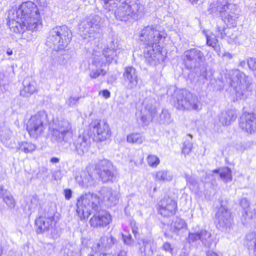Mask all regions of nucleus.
<instances>
[{"instance_id": "f257e3e1", "label": "nucleus", "mask_w": 256, "mask_h": 256, "mask_svg": "<svg viewBox=\"0 0 256 256\" xmlns=\"http://www.w3.org/2000/svg\"><path fill=\"white\" fill-rule=\"evenodd\" d=\"M7 22L12 31L24 32L36 30L40 22V14L36 5L32 2H23L18 8L10 10Z\"/></svg>"}, {"instance_id": "f03ea898", "label": "nucleus", "mask_w": 256, "mask_h": 256, "mask_svg": "<svg viewBox=\"0 0 256 256\" xmlns=\"http://www.w3.org/2000/svg\"><path fill=\"white\" fill-rule=\"evenodd\" d=\"M99 204V198L96 195L91 193L86 194L78 200L76 214L80 219L82 220L88 218L90 214L96 212L90 219L91 226L96 228L106 226L112 220L111 216L104 210L97 212Z\"/></svg>"}, {"instance_id": "7ed1b4c3", "label": "nucleus", "mask_w": 256, "mask_h": 256, "mask_svg": "<svg viewBox=\"0 0 256 256\" xmlns=\"http://www.w3.org/2000/svg\"><path fill=\"white\" fill-rule=\"evenodd\" d=\"M227 82L236 92V100H246L252 92V80L238 70L230 72Z\"/></svg>"}, {"instance_id": "20e7f679", "label": "nucleus", "mask_w": 256, "mask_h": 256, "mask_svg": "<svg viewBox=\"0 0 256 256\" xmlns=\"http://www.w3.org/2000/svg\"><path fill=\"white\" fill-rule=\"evenodd\" d=\"M208 12L214 15H220L228 26H234L238 18L236 6L228 3V0H216L210 4Z\"/></svg>"}, {"instance_id": "39448f33", "label": "nucleus", "mask_w": 256, "mask_h": 256, "mask_svg": "<svg viewBox=\"0 0 256 256\" xmlns=\"http://www.w3.org/2000/svg\"><path fill=\"white\" fill-rule=\"evenodd\" d=\"M173 102L176 108L182 110L199 111L202 108V104L200 98L185 89L174 91Z\"/></svg>"}, {"instance_id": "423d86ee", "label": "nucleus", "mask_w": 256, "mask_h": 256, "mask_svg": "<svg viewBox=\"0 0 256 256\" xmlns=\"http://www.w3.org/2000/svg\"><path fill=\"white\" fill-rule=\"evenodd\" d=\"M72 36L71 30L67 26H56L50 30L46 44L54 50H62L70 42Z\"/></svg>"}, {"instance_id": "0eeeda50", "label": "nucleus", "mask_w": 256, "mask_h": 256, "mask_svg": "<svg viewBox=\"0 0 256 256\" xmlns=\"http://www.w3.org/2000/svg\"><path fill=\"white\" fill-rule=\"evenodd\" d=\"M114 15L116 19L121 21L138 20L142 16L140 6L134 1L123 2L115 10Z\"/></svg>"}, {"instance_id": "6e6552de", "label": "nucleus", "mask_w": 256, "mask_h": 256, "mask_svg": "<svg viewBox=\"0 0 256 256\" xmlns=\"http://www.w3.org/2000/svg\"><path fill=\"white\" fill-rule=\"evenodd\" d=\"M101 24L102 19L98 16H91L80 24V31L84 38L89 37L94 39L100 36Z\"/></svg>"}, {"instance_id": "1a4fd4ad", "label": "nucleus", "mask_w": 256, "mask_h": 256, "mask_svg": "<svg viewBox=\"0 0 256 256\" xmlns=\"http://www.w3.org/2000/svg\"><path fill=\"white\" fill-rule=\"evenodd\" d=\"M166 36L164 31L157 30L156 26H147L142 30L140 40L145 46H160L158 44Z\"/></svg>"}, {"instance_id": "9d476101", "label": "nucleus", "mask_w": 256, "mask_h": 256, "mask_svg": "<svg viewBox=\"0 0 256 256\" xmlns=\"http://www.w3.org/2000/svg\"><path fill=\"white\" fill-rule=\"evenodd\" d=\"M46 118V114L44 111L38 112L30 117L27 123L26 130L31 138L36 139L43 134L46 128L44 124Z\"/></svg>"}, {"instance_id": "9b49d317", "label": "nucleus", "mask_w": 256, "mask_h": 256, "mask_svg": "<svg viewBox=\"0 0 256 256\" xmlns=\"http://www.w3.org/2000/svg\"><path fill=\"white\" fill-rule=\"evenodd\" d=\"M72 130L71 123L68 120L58 121L53 128L52 138L58 143H66L72 138Z\"/></svg>"}, {"instance_id": "f8f14e48", "label": "nucleus", "mask_w": 256, "mask_h": 256, "mask_svg": "<svg viewBox=\"0 0 256 256\" xmlns=\"http://www.w3.org/2000/svg\"><path fill=\"white\" fill-rule=\"evenodd\" d=\"M95 172L103 182H113L116 178V173L111 162L104 160L96 166Z\"/></svg>"}, {"instance_id": "ddd939ff", "label": "nucleus", "mask_w": 256, "mask_h": 256, "mask_svg": "<svg viewBox=\"0 0 256 256\" xmlns=\"http://www.w3.org/2000/svg\"><path fill=\"white\" fill-rule=\"evenodd\" d=\"M144 56L146 62L150 66H155L163 62L166 56L163 54L162 48L160 46H145Z\"/></svg>"}, {"instance_id": "4468645a", "label": "nucleus", "mask_w": 256, "mask_h": 256, "mask_svg": "<svg viewBox=\"0 0 256 256\" xmlns=\"http://www.w3.org/2000/svg\"><path fill=\"white\" fill-rule=\"evenodd\" d=\"M216 227L220 230L230 232L232 226L231 214L227 208L220 205L216 214Z\"/></svg>"}, {"instance_id": "2eb2a0df", "label": "nucleus", "mask_w": 256, "mask_h": 256, "mask_svg": "<svg viewBox=\"0 0 256 256\" xmlns=\"http://www.w3.org/2000/svg\"><path fill=\"white\" fill-rule=\"evenodd\" d=\"M54 215V210L50 208L40 212V216L35 220L38 233H42L52 228Z\"/></svg>"}, {"instance_id": "dca6fc26", "label": "nucleus", "mask_w": 256, "mask_h": 256, "mask_svg": "<svg viewBox=\"0 0 256 256\" xmlns=\"http://www.w3.org/2000/svg\"><path fill=\"white\" fill-rule=\"evenodd\" d=\"M184 63L188 69L196 68L204 60L203 52L196 48L186 50L184 52Z\"/></svg>"}, {"instance_id": "f3484780", "label": "nucleus", "mask_w": 256, "mask_h": 256, "mask_svg": "<svg viewBox=\"0 0 256 256\" xmlns=\"http://www.w3.org/2000/svg\"><path fill=\"white\" fill-rule=\"evenodd\" d=\"M90 128L94 135L100 141L106 140L110 136V130L107 122L102 120H96L90 124Z\"/></svg>"}, {"instance_id": "a211bd4d", "label": "nucleus", "mask_w": 256, "mask_h": 256, "mask_svg": "<svg viewBox=\"0 0 256 256\" xmlns=\"http://www.w3.org/2000/svg\"><path fill=\"white\" fill-rule=\"evenodd\" d=\"M122 78L126 89L132 90L136 88L139 78L138 72L132 66L126 67L122 74Z\"/></svg>"}, {"instance_id": "6ab92c4d", "label": "nucleus", "mask_w": 256, "mask_h": 256, "mask_svg": "<svg viewBox=\"0 0 256 256\" xmlns=\"http://www.w3.org/2000/svg\"><path fill=\"white\" fill-rule=\"evenodd\" d=\"M176 209V202L169 196H164L158 204V212L164 217H169L174 215Z\"/></svg>"}, {"instance_id": "aec40b11", "label": "nucleus", "mask_w": 256, "mask_h": 256, "mask_svg": "<svg viewBox=\"0 0 256 256\" xmlns=\"http://www.w3.org/2000/svg\"><path fill=\"white\" fill-rule=\"evenodd\" d=\"M240 128L248 134L256 132V116L253 113H244L240 118Z\"/></svg>"}, {"instance_id": "412c9836", "label": "nucleus", "mask_w": 256, "mask_h": 256, "mask_svg": "<svg viewBox=\"0 0 256 256\" xmlns=\"http://www.w3.org/2000/svg\"><path fill=\"white\" fill-rule=\"evenodd\" d=\"M97 52L98 56L103 58L105 60L106 63L111 62L112 60L116 62V57H118L122 52V50L118 46L117 41H112L107 46L104 48L102 50V54L100 55V52Z\"/></svg>"}, {"instance_id": "4be33fe9", "label": "nucleus", "mask_w": 256, "mask_h": 256, "mask_svg": "<svg viewBox=\"0 0 256 256\" xmlns=\"http://www.w3.org/2000/svg\"><path fill=\"white\" fill-rule=\"evenodd\" d=\"M106 64L105 60L103 58L98 56L96 50H94L92 65L96 68H92L90 72L89 76L91 78H96L100 76H104L106 74V70L103 68Z\"/></svg>"}, {"instance_id": "5701e85b", "label": "nucleus", "mask_w": 256, "mask_h": 256, "mask_svg": "<svg viewBox=\"0 0 256 256\" xmlns=\"http://www.w3.org/2000/svg\"><path fill=\"white\" fill-rule=\"evenodd\" d=\"M199 240L207 248H210L213 242V238L211 234L206 230L202 229L200 231L189 233L188 238L189 242H194Z\"/></svg>"}, {"instance_id": "b1692460", "label": "nucleus", "mask_w": 256, "mask_h": 256, "mask_svg": "<svg viewBox=\"0 0 256 256\" xmlns=\"http://www.w3.org/2000/svg\"><path fill=\"white\" fill-rule=\"evenodd\" d=\"M74 151L80 156L83 155L88 151L90 146V142L87 136L80 135L73 143Z\"/></svg>"}, {"instance_id": "393cba45", "label": "nucleus", "mask_w": 256, "mask_h": 256, "mask_svg": "<svg viewBox=\"0 0 256 256\" xmlns=\"http://www.w3.org/2000/svg\"><path fill=\"white\" fill-rule=\"evenodd\" d=\"M101 196L104 201L108 202L110 206L115 205L118 200V194L110 188L104 187L100 190Z\"/></svg>"}, {"instance_id": "a878e982", "label": "nucleus", "mask_w": 256, "mask_h": 256, "mask_svg": "<svg viewBox=\"0 0 256 256\" xmlns=\"http://www.w3.org/2000/svg\"><path fill=\"white\" fill-rule=\"evenodd\" d=\"M76 180L82 188L92 186L95 182L94 178L88 172H82L80 176L76 177Z\"/></svg>"}, {"instance_id": "bb28decb", "label": "nucleus", "mask_w": 256, "mask_h": 256, "mask_svg": "<svg viewBox=\"0 0 256 256\" xmlns=\"http://www.w3.org/2000/svg\"><path fill=\"white\" fill-rule=\"evenodd\" d=\"M0 198H2V201L7 206L10 208H14L16 205L14 198L10 192L4 188L3 186H0Z\"/></svg>"}, {"instance_id": "cd10ccee", "label": "nucleus", "mask_w": 256, "mask_h": 256, "mask_svg": "<svg viewBox=\"0 0 256 256\" xmlns=\"http://www.w3.org/2000/svg\"><path fill=\"white\" fill-rule=\"evenodd\" d=\"M236 118V114L234 110H228L222 112L219 115V121L222 126H228L234 121Z\"/></svg>"}, {"instance_id": "c85d7f7f", "label": "nucleus", "mask_w": 256, "mask_h": 256, "mask_svg": "<svg viewBox=\"0 0 256 256\" xmlns=\"http://www.w3.org/2000/svg\"><path fill=\"white\" fill-rule=\"evenodd\" d=\"M244 242L250 252H252L256 256V233L252 232L246 234Z\"/></svg>"}, {"instance_id": "c756f323", "label": "nucleus", "mask_w": 256, "mask_h": 256, "mask_svg": "<svg viewBox=\"0 0 256 256\" xmlns=\"http://www.w3.org/2000/svg\"><path fill=\"white\" fill-rule=\"evenodd\" d=\"M24 88L20 92V94L24 97H28L36 91L34 82H30L29 78L24 79L23 81Z\"/></svg>"}, {"instance_id": "7c9ffc66", "label": "nucleus", "mask_w": 256, "mask_h": 256, "mask_svg": "<svg viewBox=\"0 0 256 256\" xmlns=\"http://www.w3.org/2000/svg\"><path fill=\"white\" fill-rule=\"evenodd\" d=\"M216 33V36L220 37L221 38H225L226 37H228L231 39L230 40H234L236 38V36L233 35V34L232 36L228 35V34L232 33V30L226 28L224 24L217 25Z\"/></svg>"}, {"instance_id": "2f4dec72", "label": "nucleus", "mask_w": 256, "mask_h": 256, "mask_svg": "<svg viewBox=\"0 0 256 256\" xmlns=\"http://www.w3.org/2000/svg\"><path fill=\"white\" fill-rule=\"evenodd\" d=\"M154 176L155 180L158 182H169L172 178V174L169 171L164 170L156 172Z\"/></svg>"}, {"instance_id": "473e14b6", "label": "nucleus", "mask_w": 256, "mask_h": 256, "mask_svg": "<svg viewBox=\"0 0 256 256\" xmlns=\"http://www.w3.org/2000/svg\"><path fill=\"white\" fill-rule=\"evenodd\" d=\"M143 104L145 109L151 115L149 118V120H150L152 118L154 117L156 112V100L154 98H147L144 100Z\"/></svg>"}, {"instance_id": "72a5a7b5", "label": "nucleus", "mask_w": 256, "mask_h": 256, "mask_svg": "<svg viewBox=\"0 0 256 256\" xmlns=\"http://www.w3.org/2000/svg\"><path fill=\"white\" fill-rule=\"evenodd\" d=\"M213 172L218 173L220 178L225 182H230L232 180V170L228 167L214 170H213Z\"/></svg>"}, {"instance_id": "f704fd0d", "label": "nucleus", "mask_w": 256, "mask_h": 256, "mask_svg": "<svg viewBox=\"0 0 256 256\" xmlns=\"http://www.w3.org/2000/svg\"><path fill=\"white\" fill-rule=\"evenodd\" d=\"M116 242V240L112 236L110 237L102 236L98 242L100 243V248L104 250L110 248Z\"/></svg>"}, {"instance_id": "c9c22d12", "label": "nucleus", "mask_w": 256, "mask_h": 256, "mask_svg": "<svg viewBox=\"0 0 256 256\" xmlns=\"http://www.w3.org/2000/svg\"><path fill=\"white\" fill-rule=\"evenodd\" d=\"M36 148V146L30 142H22L18 143V149L25 154L32 153Z\"/></svg>"}, {"instance_id": "e433bc0d", "label": "nucleus", "mask_w": 256, "mask_h": 256, "mask_svg": "<svg viewBox=\"0 0 256 256\" xmlns=\"http://www.w3.org/2000/svg\"><path fill=\"white\" fill-rule=\"evenodd\" d=\"M158 121L160 124L166 125L172 122V119L171 118L170 114L168 110L166 109H163L161 114H160Z\"/></svg>"}, {"instance_id": "4c0bfd02", "label": "nucleus", "mask_w": 256, "mask_h": 256, "mask_svg": "<svg viewBox=\"0 0 256 256\" xmlns=\"http://www.w3.org/2000/svg\"><path fill=\"white\" fill-rule=\"evenodd\" d=\"M206 44L212 47L216 51H219L220 50V46L218 44V40L216 36L213 34H206Z\"/></svg>"}, {"instance_id": "58836bf2", "label": "nucleus", "mask_w": 256, "mask_h": 256, "mask_svg": "<svg viewBox=\"0 0 256 256\" xmlns=\"http://www.w3.org/2000/svg\"><path fill=\"white\" fill-rule=\"evenodd\" d=\"M92 252L88 256H112L111 254L105 253V250L100 248V243L97 242L93 245Z\"/></svg>"}, {"instance_id": "ea45409f", "label": "nucleus", "mask_w": 256, "mask_h": 256, "mask_svg": "<svg viewBox=\"0 0 256 256\" xmlns=\"http://www.w3.org/2000/svg\"><path fill=\"white\" fill-rule=\"evenodd\" d=\"M186 226V222L183 220L179 218H176L172 222L170 228L173 232L177 233Z\"/></svg>"}, {"instance_id": "a19ab883", "label": "nucleus", "mask_w": 256, "mask_h": 256, "mask_svg": "<svg viewBox=\"0 0 256 256\" xmlns=\"http://www.w3.org/2000/svg\"><path fill=\"white\" fill-rule=\"evenodd\" d=\"M192 136L190 134H187L185 138L186 140L184 142L182 148V153L185 155L188 154L192 150Z\"/></svg>"}, {"instance_id": "79ce46f5", "label": "nucleus", "mask_w": 256, "mask_h": 256, "mask_svg": "<svg viewBox=\"0 0 256 256\" xmlns=\"http://www.w3.org/2000/svg\"><path fill=\"white\" fill-rule=\"evenodd\" d=\"M144 140V136L139 133H132L127 136V141L130 143L141 144Z\"/></svg>"}, {"instance_id": "37998d69", "label": "nucleus", "mask_w": 256, "mask_h": 256, "mask_svg": "<svg viewBox=\"0 0 256 256\" xmlns=\"http://www.w3.org/2000/svg\"><path fill=\"white\" fill-rule=\"evenodd\" d=\"M40 204L39 198L37 195H34L30 197L29 202H28V208L30 210H35Z\"/></svg>"}, {"instance_id": "c03bdc74", "label": "nucleus", "mask_w": 256, "mask_h": 256, "mask_svg": "<svg viewBox=\"0 0 256 256\" xmlns=\"http://www.w3.org/2000/svg\"><path fill=\"white\" fill-rule=\"evenodd\" d=\"M104 3V7L108 10H113L120 2V0H102Z\"/></svg>"}, {"instance_id": "a18cd8bd", "label": "nucleus", "mask_w": 256, "mask_h": 256, "mask_svg": "<svg viewBox=\"0 0 256 256\" xmlns=\"http://www.w3.org/2000/svg\"><path fill=\"white\" fill-rule=\"evenodd\" d=\"M152 242L150 240H144L142 242V246L140 247V250L141 252L146 254L151 251Z\"/></svg>"}, {"instance_id": "49530a36", "label": "nucleus", "mask_w": 256, "mask_h": 256, "mask_svg": "<svg viewBox=\"0 0 256 256\" xmlns=\"http://www.w3.org/2000/svg\"><path fill=\"white\" fill-rule=\"evenodd\" d=\"M159 158L154 155H149L147 157V162L152 167L156 168L160 164Z\"/></svg>"}, {"instance_id": "de8ad7c7", "label": "nucleus", "mask_w": 256, "mask_h": 256, "mask_svg": "<svg viewBox=\"0 0 256 256\" xmlns=\"http://www.w3.org/2000/svg\"><path fill=\"white\" fill-rule=\"evenodd\" d=\"M80 98L78 96H70L66 101V104L68 108H73L78 104Z\"/></svg>"}, {"instance_id": "09e8293b", "label": "nucleus", "mask_w": 256, "mask_h": 256, "mask_svg": "<svg viewBox=\"0 0 256 256\" xmlns=\"http://www.w3.org/2000/svg\"><path fill=\"white\" fill-rule=\"evenodd\" d=\"M122 240L124 244L132 246L134 244V240L132 238L131 234L128 232L122 234Z\"/></svg>"}, {"instance_id": "8fccbe9b", "label": "nucleus", "mask_w": 256, "mask_h": 256, "mask_svg": "<svg viewBox=\"0 0 256 256\" xmlns=\"http://www.w3.org/2000/svg\"><path fill=\"white\" fill-rule=\"evenodd\" d=\"M143 158L140 155L139 152L134 151L132 153V157L130 159L131 162H134L135 165H137L138 163H141Z\"/></svg>"}, {"instance_id": "3c124183", "label": "nucleus", "mask_w": 256, "mask_h": 256, "mask_svg": "<svg viewBox=\"0 0 256 256\" xmlns=\"http://www.w3.org/2000/svg\"><path fill=\"white\" fill-rule=\"evenodd\" d=\"M247 66L252 70H256V58H248L246 60Z\"/></svg>"}, {"instance_id": "603ef678", "label": "nucleus", "mask_w": 256, "mask_h": 256, "mask_svg": "<svg viewBox=\"0 0 256 256\" xmlns=\"http://www.w3.org/2000/svg\"><path fill=\"white\" fill-rule=\"evenodd\" d=\"M240 204L244 208L246 214L248 215V208L249 206L248 200L246 198H244L241 200Z\"/></svg>"}, {"instance_id": "864d4df0", "label": "nucleus", "mask_w": 256, "mask_h": 256, "mask_svg": "<svg viewBox=\"0 0 256 256\" xmlns=\"http://www.w3.org/2000/svg\"><path fill=\"white\" fill-rule=\"evenodd\" d=\"M162 249L166 252H170L171 254L173 250V248L172 247L171 244L168 242H166L163 244Z\"/></svg>"}, {"instance_id": "5fc2aeb1", "label": "nucleus", "mask_w": 256, "mask_h": 256, "mask_svg": "<svg viewBox=\"0 0 256 256\" xmlns=\"http://www.w3.org/2000/svg\"><path fill=\"white\" fill-rule=\"evenodd\" d=\"M235 148L238 152H243L246 149V146L242 142H238L236 144Z\"/></svg>"}, {"instance_id": "6e6d98bb", "label": "nucleus", "mask_w": 256, "mask_h": 256, "mask_svg": "<svg viewBox=\"0 0 256 256\" xmlns=\"http://www.w3.org/2000/svg\"><path fill=\"white\" fill-rule=\"evenodd\" d=\"M72 190L69 188H66L64 190L65 198L67 200H70L72 196Z\"/></svg>"}, {"instance_id": "4d7b16f0", "label": "nucleus", "mask_w": 256, "mask_h": 256, "mask_svg": "<svg viewBox=\"0 0 256 256\" xmlns=\"http://www.w3.org/2000/svg\"><path fill=\"white\" fill-rule=\"evenodd\" d=\"M151 115L150 114H148V115L146 116H142L141 117V120L143 122L144 124L145 125H147L149 122L151 121L153 118H152L150 120H149V118H150Z\"/></svg>"}, {"instance_id": "13d9d810", "label": "nucleus", "mask_w": 256, "mask_h": 256, "mask_svg": "<svg viewBox=\"0 0 256 256\" xmlns=\"http://www.w3.org/2000/svg\"><path fill=\"white\" fill-rule=\"evenodd\" d=\"M200 75L204 79L207 80V72H206V68H202L200 70Z\"/></svg>"}, {"instance_id": "bf43d9fd", "label": "nucleus", "mask_w": 256, "mask_h": 256, "mask_svg": "<svg viewBox=\"0 0 256 256\" xmlns=\"http://www.w3.org/2000/svg\"><path fill=\"white\" fill-rule=\"evenodd\" d=\"M102 93V96L106 98H108L110 97V92L108 90H104L100 92V94Z\"/></svg>"}, {"instance_id": "052dcab7", "label": "nucleus", "mask_w": 256, "mask_h": 256, "mask_svg": "<svg viewBox=\"0 0 256 256\" xmlns=\"http://www.w3.org/2000/svg\"><path fill=\"white\" fill-rule=\"evenodd\" d=\"M132 228L133 234H134L135 237L136 236V234H138V227L136 226L135 224H132Z\"/></svg>"}, {"instance_id": "680f3d73", "label": "nucleus", "mask_w": 256, "mask_h": 256, "mask_svg": "<svg viewBox=\"0 0 256 256\" xmlns=\"http://www.w3.org/2000/svg\"><path fill=\"white\" fill-rule=\"evenodd\" d=\"M247 66V63L245 60H240V62L239 66L242 68H245Z\"/></svg>"}, {"instance_id": "e2e57ef3", "label": "nucleus", "mask_w": 256, "mask_h": 256, "mask_svg": "<svg viewBox=\"0 0 256 256\" xmlns=\"http://www.w3.org/2000/svg\"><path fill=\"white\" fill-rule=\"evenodd\" d=\"M50 162L52 163H58L59 162L60 160L59 158H56V157H53L50 159Z\"/></svg>"}, {"instance_id": "0e129e2a", "label": "nucleus", "mask_w": 256, "mask_h": 256, "mask_svg": "<svg viewBox=\"0 0 256 256\" xmlns=\"http://www.w3.org/2000/svg\"><path fill=\"white\" fill-rule=\"evenodd\" d=\"M207 256H218L216 252L212 251H208Z\"/></svg>"}, {"instance_id": "69168bd1", "label": "nucleus", "mask_w": 256, "mask_h": 256, "mask_svg": "<svg viewBox=\"0 0 256 256\" xmlns=\"http://www.w3.org/2000/svg\"><path fill=\"white\" fill-rule=\"evenodd\" d=\"M118 256H126V252L124 250H122L118 254Z\"/></svg>"}, {"instance_id": "338daca9", "label": "nucleus", "mask_w": 256, "mask_h": 256, "mask_svg": "<svg viewBox=\"0 0 256 256\" xmlns=\"http://www.w3.org/2000/svg\"><path fill=\"white\" fill-rule=\"evenodd\" d=\"M6 53L8 56H11L13 54V51L11 48H8L6 50Z\"/></svg>"}, {"instance_id": "774afa93", "label": "nucleus", "mask_w": 256, "mask_h": 256, "mask_svg": "<svg viewBox=\"0 0 256 256\" xmlns=\"http://www.w3.org/2000/svg\"><path fill=\"white\" fill-rule=\"evenodd\" d=\"M3 253V248L1 244H0V256H2Z\"/></svg>"}]
</instances>
